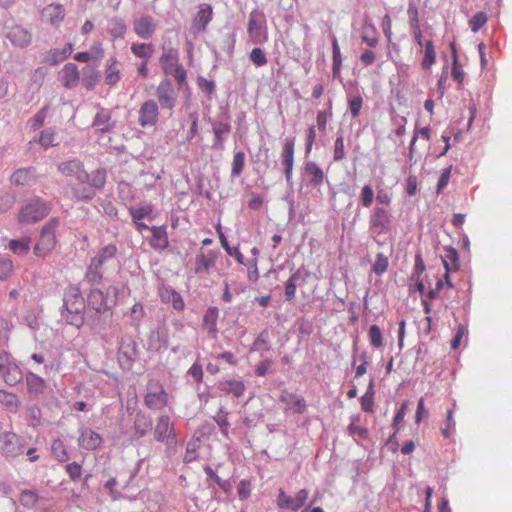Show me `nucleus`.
<instances>
[{"label":"nucleus","mask_w":512,"mask_h":512,"mask_svg":"<svg viewBox=\"0 0 512 512\" xmlns=\"http://www.w3.org/2000/svg\"><path fill=\"white\" fill-rule=\"evenodd\" d=\"M92 126L99 132L110 131L114 124L112 122L111 112L108 109L101 108L95 115Z\"/></svg>","instance_id":"26"},{"label":"nucleus","mask_w":512,"mask_h":512,"mask_svg":"<svg viewBox=\"0 0 512 512\" xmlns=\"http://www.w3.org/2000/svg\"><path fill=\"white\" fill-rule=\"evenodd\" d=\"M260 15L252 12L249 15L247 32L251 37V41L255 44H261L267 40V33L261 34V21Z\"/></svg>","instance_id":"22"},{"label":"nucleus","mask_w":512,"mask_h":512,"mask_svg":"<svg viewBox=\"0 0 512 512\" xmlns=\"http://www.w3.org/2000/svg\"><path fill=\"white\" fill-rule=\"evenodd\" d=\"M237 493L241 500H245L250 496L251 483L249 480H241L237 486Z\"/></svg>","instance_id":"64"},{"label":"nucleus","mask_w":512,"mask_h":512,"mask_svg":"<svg viewBox=\"0 0 512 512\" xmlns=\"http://www.w3.org/2000/svg\"><path fill=\"white\" fill-rule=\"evenodd\" d=\"M138 123L141 127L155 126L159 118L158 104L150 99L142 103L138 111Z\"/></svg>","instance_id":"10"},{"label":"nucleus","mask_w":512,"mask_h":512,"mask_svg":"<svg viewBox=\"0 0 512 512\" xmlns=\"http://www.w3.org/2000/svg\"><path fill=\"white\" fill-rule=\"evenodd\" d=\"M6 37L14 46L20 48L27 47L32 41L31 32L19 25L10 27L6 33Z\"/></svg>","instance_id":"19"},{"label":"nucleus","mask_w":512,"mask_h":512,"mask_svg":"<svg viewBox=\"0 0 512 512\" xmlns=\"http://www.w3.org/2000/svg\"><path fill=\"white\" fill-rule=\"evenodd\" d=\"M69 187L73 197L79 201H90L95 196V190L88 184V181L84 183L78 181L77 183H73L70 181Z\"/></svg>","instance_id":"25"},{"label":"nucleus","mask_w":512,"mask_h":512,"mask_svg":"<svg viewBox=\"0 0 512 512\" xmlns=\"http://www.w3.org/2000/svg\"><path fill=\"white\" fill-rule=\"evenodd\" d=\"M151 427H152L151 419L147 415H145L143 413L136 414L135 422H134V429H135V433L139 437L144 436L148 431L151 430Z\"/></svg>","instance_id":"38"},{"label":"nucleus","mask_w":512,"mask_h":512,"mask_svg":"<svg viewBox=\"0 0 512 512\" xmlns=\"http://www.w3.org/2000/svg\"><path fill=\"white\" fill-rule=\"evenodd\" d=\"M0 377L11 386L22 380L21 369L6 351L0 352Z\"/></svg>","instance_id":"6"},{"label":"nucleus","mask_w":512,"mask_h":512,"mask_svg":"<svg viewBox=\"0 0 512 512\" xmlns=\"http://www.w3.org/2000/svg\"><path fill=\"white\" fill-rule=\"evenodd\" d=\"M147 390L144 403L149 409L161 410L167 406L168 394L158 380H151L148 383Z\"/></svg>","instance_id":"5"},{"label":"nucleus","mask_w":512,"mask_h":512,"mask_svg":"<svg viewBox=\"0 0 512 512\" xmlns=\"http://www.w3.org/2000/svg\"><path fill=\"white\" fill-rule=\"evenodd\" d=\"M51 450L53 456L60 462H66L69 460V454L67 452L66 446L63 441L60 439H55L52 442Z\"/></svg>","instance_id":"45"},{"label":"nucleus","mask_w":512,"mask_h":512,"mask_svg":"<svg viewBox=\"0 0 512 512\" xmlns=\"http://www.w3.org/2000/svg\"><path fill=\"white\" fill-rule=\"evenodd\" d=\"M279 400L285 404L286 410H291L297 414H303L307 409L306 401L302 396L287 390L281 392Z\"/></svg>","instance_id":"16"},{"label":"nucleus","mask_w":512,"mask_h":512,"mask_svg":"<svg viewBox=\"0 0 512 512\" xmlns=\"http://www.w3.org/2000/svg\"><path fill=\"white\" fill-rule=\"evenodd\" d=\"M12 325L7 319L0 316V343L7 344Z\"/></svg>","instance_id":"58"},{"label":"nucleus","mask_w":512,"mask_h":512,"mask_svg":"<svg viewBox=\"0 0 512 512\" xmlns=\"http://www.w3.org/2000/svg\"><path fill=\"white\" fill-rule=\"evenodd\" d=\"M245 155L243 152H236L233 156L232 175L239 176L244 168Z\"/></svg>","instance_id":"56"},{"label":"nucleus","mask_w":512,"mask_h":512,"mask_svg":"<svg viewBox=\"0 0 512 512\" xmlns=\"http://www.w3.org/2000/svg\"><path fill=\"white\" fill-rule=\"evenodd\" d=\"M73 52L71 43L66 44L63 48L50 49L45 55V62L49 65H56L66 60Z\"/></svg>","instance_id":"28"},{"label":"nucleus","mask_w":512,"mask_h":512,"mask_svg":"<svg viewBox=\"0 0 512 512\" xmlns=\"http://www.w3.org/2000/svg\"><path fill=\"white\" fill-rule=\"evenodd\" d=\"M156 96L162 109L172 110L176 106L177 93L170 79H163L157 86Z\"/></svg>","instance_id":"9"},{"label":"nucleus","mask_w":512,"mask_h":512,"mask_svg":"<svg viewBox=\"0 0 512 512\" xmlns=\"http://www.w3.org/2000/svg\"><path fill=\"white\" fill-rule=\"evenodd\" d=\"M126 30L127 27L121 19L113 18L108 24V31L114 40L124 38Z\"/></svg>","instance_id":"42"},{"label":"nucleus","mask_w":512,"mask_h":512,"mask_svg":"<svg viewBox=\"0 0 512 512\" xmlns=\"http://www.w3.org/2000/svg\"><path fill=\"white\" fill-rule=\"evenodd\" d=\"M361 203L364 207L368 208L371 206L374 198V192L370 185H365L361 191Z\"/></svg>","instance_id":"63"},{"label":"nucleus","mask_w":512,"mask_h":512,"mask_svg":"<svg viewBox=\"0 0 512 512\" xmlns=\"http://www.w3.org/2000/svg\"><path fill=\"white\" fill-rule=\"evenodd\" d=\"M444 267L446 269L444 278L448 287L452 288L453 284L450 281V271H456L459 268V258L456 249L448 248L445 251V255L442 257Z\"/></svg>","instance_id":"24"},{"label":"nucleus","mask_w":512,"mask_h":512,"mask_svg":"<svg viewBox=\"0 0 512 512\" xmlns=\"http://www.w3.org/2000/svg\"><path fill=\"white\" fill-rule=\"evenodd\" d=\"M487 15L484 12L476 13L469 21L470 28L473 32H477L482 28L487 22Z\"/></svg>","instance_id":"55"},{"label":"nucleus","mask_w":512,"mask_h":512,"mask_svg":"<svg viewBox=\"0 0 512 512\" xmlns=\"http://www.w3.org/2000/svg\"><path fill=\"white\" fill-rule=\"evenodd\" d=\"M59 226L57 219H50L42 228L39 240L34 246L33 252L37 257H45L50 254L57 244L56 231Z\"/></svg>","instance_id":"2"},{"label":"nucleus","mask_w":512,"mask_h":512,"mask_svg":"<svg viewBox=\"0 0 512 512\" xmlns=\"http://www.w3.org/2000/svg\"><path fill=\"white\" fill-rule=\"evenodd\" d=\"M64 308L66 313H62L66 322L76 328H80L84 324L85 301L77 286H68L65 289Z\"/></svg>","instance_id":"1"},{"label":"nucleus","mask_w":512,"mask_h":512,"mask_svg":"<svg viewBox=\"0 0 512 512\" xmlns=\"http://www.w3.org/2000/svg\"><path fill=\"white\" fill-rule=\"evenodd\" d=\"M106 170L103 168L96 169L89 174V178L86 180L93 190L101 189L106 183Z\"/></svg>","instance_id":"40"},{"label":"nucleus","mask_w":512,"mask_h":512,"mask_svg":"<svg viewBox=\"0 0 512 512\" xmlns=\"http://www.w3.org/2000/svg\"><path fill=\"white\" fill-rule=\"evenodd\" d=\"M300 275L299 272L293 273L285 285V297L288 301H291L294 299L296 294V287H297V281L299 279Z\"/></svg>","instance_id":"51"},{"label":"nucleus","mask_w":512,"mask_h":512,"mask_svg":"<svg viewBox=\"0 0 512 512\" xmlns=\"http://www.w3.org/2000/svg\"><path fill=\"white\" fill-rule=\"evenodd\" d=\"M154 438L159 442L165 443L167 446L176 444V434L169 416L163 415L157 419L154 429Z\"/></svg>","instance_id":"8"},{"label":"nucleus","mask_w":512,"mask_h":512,"mask_svg":"<svg viewBox=\"0 0 512 512\" xmlns=\"http://www.w3.org/2000/svg\"><path fill=\"white\" fill-rule=\"evenodd\" d=\"M134 32L142 39H150L156 30V24L151 16H141L133 23Z\"/></svg>","instance_id":"21"},{"label":"nucleus","mask_w":512,"mask_h":512,"mask_svg":"<svg viewBox=\"0 0 512 512\" xmlns=\"http://www.w3.org/2000/svg\"><path fill=\"white\" fill-rule=\"evenodd\" d=\"M59 79L62 85L67 89L76 87L80 81V73L77 65L74 63L65 64L59 72Z\"/></svg>","instance_id":"20"},{"label":"nucleus","mask_w":512,"mask_h":512,"mask_svg":"<svg viewBox=\"0 0 512 512\" xmlns=\"http://www.w3.org/2000/svg\"><path fill=\"white\" fill-rule=\"evenodd\" d=\"M39 143L44 148H49V147L57 145L54 132L52 130L43 131L40 134Z\"/></svg>","instance_id":"59"},{"label":"nucleus","mask_w":512,"mask_h":512,"mask_svg":"<svg viewBox=\"0 0 512 512\" xmlns=\"http://www.w3.org/2000/svg\"><path fill=\"white\" fill-rule=\"evenodd\" d=\"M295 139L286 138L281 150V163L284 167V174L287 181L292 178L294 165Z\"/></svg>","instance_id":"14"},{"label":"nucleus","mask_w":512,"mask_h":512,"mask_svg":"<svg viewBox=\"0 0 512 512\" xmlns=\"http://www.w3.org/2000/svg\"><path fill=\"white\" fill-rule=\"evenodd\" d=\"M152 211L153 207L150 204L137 208L131 207L129 209V212L132 216L134 223H137V221H140L141 219L148 217L152 213Z\"/></svg>","instance_id":"50"},{"label":"nucleus","mask_w":512,"mask_h":512,"mask_svg":"<svg viewBox=\"0 0 512 512\" xmlns=\"http://www.w3.org/2000/svg\"><path fill=\"white\" fill-rule=\"evenodd\" d=\"M218 388L225 394H232L236 398L242 396L245 391L244 383L237 380L222 381L219 383Z\"/></svg>","instance_id":"34"},{"label":"nucleus","mask_w":512,"mask_h":512,"mask_svg":"<svg viewBox=\"0 0 512 512\" xmlns=\"http://www.w3.org/2000/svg\"><path fill=\"white\" fill-rule=\"evenodd\" d=\"M305 171L311 176V183L320 185L324 180L322 169L314 162H308L305 165Z\"/></svg>","instance_id":"44"},{"label":"nucleus","mask_w":512,"mask_h":512,"mask_svg":"<svg viewBox=\"0 0 512 512\" xmlns=\"http://www.w3.org/2000/svg\"><path fill=\"white\" fill-rule=\"evenodd\" d=\"M421 135L423 138H425L427 141L430 139V129L428 127L423 128H415L414 135L412 137L410 147H409V157L412 159L413 153L415 150V143L418 139V136Z\"/></svg>","instance_id":"53"},{"label":"nucleus","mask_w":512,"mask_h":512,"mask_svg":"<svg viewBox=\"0 0 512 512\" xmlns=\"http://www.w3.org/2000/svg\"><path fill=\"white\" fill-rule=\"evenodd\" d=\"M117 254V247L114 244H108L104 246L97 256L92 258L89 273L93 274V280L98 277L100 278V274H98V270L102 268V266L110 259L114 258Z\"/></svg>","instance_id":"12"},{"label":"nucleus","mask_w":512,"mask_h":512,"mask_svg":"<svg viewBox=\"0 0 512 512\" xmlns=\"http://www.w3.org/2000/svg\"><path fill=\"white\" fill-rule=\"evenodd\" d=\"M361 38L369 47H376L378 45L377 30L371 22L365 21Z\"/></svg>","instance_id":"39"},{"label":"nucleus","mask_w":512,"mask_h":512,"mask_svg":"<svg viewBox=\"0 0 512 512\" xmlns=\"http://www.w3.org/2000/svg\"><path fill=\"white\" fill-rule=\"evenodd\" d=\"M250 60L258 67L267 64V58L265 53L260 48H254L250 53Z\"/></svg>","instance_id":"61"},{"label":"nucleus","mask_w":512,"mask_h":512,"mask_svg":"<svg viewBox=\"0 0 512 512\" xmlns=\"http://www.w3.org/2000/svg\"><path fill=\"white\" fill-rule=\"evenodd\" d=\"M121 80V71L118 67V60L115 56L110 57L105 66V83L112 87Z\"/></svg>","instance_id":"29"},{"label":"nucleus","mask_w":512,"mask_h":512,"mask_svg":"<svg viewBox=\"0 0 512 512\" xmlns=\"http://www.w3.org/2000/svg\"><path fill=\"white\" fill-rule=\"evenodd\" d=\"M34 171L30 168H21L11 176L12 183L16 185H27L34 180Z\"/></svg>","instance_id":"37"},{"label":"nucleus","mask_w":512,"mask_h":512,"mask_svg":"<svg viewBox=\"0 0 512 512\" xmlns=\"http://www.w3.org/2000/svg\"><path fill=\"white\" fill-rule=\"evenodd\" d=\"M59 172L67 178L75 179L84 183L89 178V173L84 169V165L79 160H70L58 165Z\"/></svg>","instance_id":"11"},{"label":"nucleus","mask_w":512,"mask_h":512,"mask_svg":"<svg viewBox=\"0 0 512 512\" xmlns=\"http://www.w3.org/2000/svg\"><path fill=\"white\" fill-rule=\"evenodd\" d=\"M269 332L268 330H263L259 333L255 341L253 342L251 350L255 351H269L270 345H269Z\"/></svg>","instance_id":"48"},{"label":"nucleus","mask_w":512,"mask_h":512,"mask_svg":"<svg viewBox=\"0 0 512 512\" xmlns=\"http://www.w3.org/2000/svg\"><path fill=\"white\" fill-rule=\"evenodd\" d=\"M344 138L343 136H338L334 142V161H341L345 157L344 150Z\"/></svg>","instance_id":"62"},{"label":"nucleus","mask_w":512,"mask_h":512,"mask_svg":"<svg viewBox=\"0 0 512 512\" xmlns=\"http://www.w3.org/2000/svg\"><path fill=\"white\" fill-rule=\"evenodd\" d=\"M131 52L137 58L148 61L154 53V48L151 43H132Z\"/></svg>","instance_id":"36"},{"label":"nucleus","mask_w":512,"mask_h":512,"mask_svg":"<svg viewBox=\"0 0 512 512\" xmlns=\"http://www.w3.org/2000/svg\"><path fill=\"white\" fill-rule=\"evenodd\" d=\"M118 290L116 287H109L106 292L100 289H92L87 297L88 306L98 313L109 311L115 304Z\"/></svg>","instance_id":"3"},{"label":"nucleus","mask_w":512,"mask_h":512,"mask_svg":"<svg viewBox=\"0 0 512 512\" xmlns=\"http://www.w3.org/2000/svg\"><path fill=\"white\" fill-rule=\"evenodd\" d=\"M389 266L388 257L382 253H378L376 256V260L372 265V271L377 275H382L385 273Z\"/></svg>","instance_id":"52"},{"label":"nucleus","mask_w":512,"mask_h":512,"mask_svg":"<svg viewBox=\"0 0 512 512\" xmlns=\"http://www.w3.org/2000/svg\"><path fill=\"white\" fill-rule=\"evenodd\" d=\"M65 18V8L60 3H51L41 10V21L58 27Z\"/></svg>","instance_id":"13"},{"label":"nucleus","mask_w":512,"mask_h":512,"mask_svg":"<svg viewBox=\"0 0 512 512\" xmlns=\"http://www.w3.org/2000/svg\"><path fill=\"white\" fill-rule=\"evenodd\" d=\"M162 302L169 303L174 309L182 311L184 309V300L180 293L170 288H162L159 292Z\"/></svg>","instance_id":"31"},{"label":"nucleus","mask_w":512,"mask_h":512,"mask_svg":"<svg viewBox=\"0 0 512 512\" xmlns=\"http://www.w3.org/2000/svg\"><path fill=\"white\" fill-rule=\"evenodd\" d=\"M50 209V206L40 199L31 200L19 211L18 222L23 225L39 222L48 215Z\"/></svg>","instance_id":"4"},{"label":"nucleus","mask_w":512,"mask_h":512,"mask_svg":"<svg viewBox=\"0 0 512 512\" xmlns=\"http://www.w3.org/2000/svg\"><path fill=\"white\" fill-rule=\"evenodd\" d=\"M38 501V495L35 491L24 490L20 495V502L22 505L27 507L34 506Z\"/></svg>","instance_id":"57"},{"label":"nucleus","mask_w":512,"mask_h":512,"mask_svg":"<svg viewBox=\"0 0 512 512\" xmlns=\"http://www.w3.org/2000/svg\"><path fill=\"white\" fill-rule=\"evenodd\" d=\"M150 246L156 250H165L169 246L168 234L165 226H152Z\"/></svg>","instance_id":"27"},{"label":"nucleus","mask_w":512,"mask_h":512,"mask_svg":"<svg viewBox=\"0 0 512 512\" xmlns=\"http://www.w3.org/2000/svg\"><path fill=\"white\" fill-rule=\"evenodd\" d=\"M218 313L219 312L216 307H209L203 317V329L212 336H215L217 333Z\"/></svg>","instance_id":"35"},{"label":"nucleus","mask_w":512,"mask_h":512,"mask_svg":"<svg viewBox=\"0 0 512 512\" xmlns=\"http://www.w3.org/2000/svg\"><path fill=\"white\" fill-rule=\"evenodd\" d=\"M435 62H436V51H435L434 43L432 40H429L425 43L424 57L421 62V66L424 70H429Z\"/></svg>","instance_id":"41"},{"label":"nucleus","mask_w":512,"mask_h":512,"mask_svg":"<svg viewBox=\"0 0 512 512\" xmlns=\"http://www.w3.org/2000/svg\"><path fill=\"white\" fill-rule=\"evenodd\" d=\"M137 355L136 343L129 340L127 343L122 342L119 351L118 359L123 365L131 366Z\"/></svg>","instance_id":"30"},{"label":"nucleus","mask_w":512,"mask_h":512,"mask_svg":"<svg viewBox=\"0 0 512 512\" xmlns=\"http://www.w3.org/2000/svg\"><path fill=\"white\" fill-rule=\"evenodd\" d=\"M103 442L102 436L91 428L79 430L78 445L85 450H96Z\"/></svg>","instance_id":"18"},{"label":"nucleus","mask_w":512,"mask_h":512,"mask_svg":"<svg viewBox=\"0 0 512 512\" xmlns=\"http://www.w3.org/2000/svg\"><path fill=\"white\" fill-rule=\"evenodd\" d=\"M31 239L29 237H23L18 240H11L9 243V249L16 255L24 256L30 250Z\"/></svg>","instance_id":"43"},{"label":"nucleus","mask_w":512,"mask_h":512,"mask_svg":"<svg viewBox=\"0 0 512 512\" xmlns=\"http://www.w3.org/2000/svg\"><path fill=\"white\" fill-rule=\"evenodd\" d=\"M358 422H359L358 418L352 419L350 425L348 426L349 434L352 436L357 435L360 438H366L368 435V431L366 428L359 426Z\"/></svg>","instance_id":"60"},{"label":"nucleus","mask_w":512,"mask_h":512,"mask_svg":"<svg viewBox=\"0 0 512 512\" xmlns=\"http://www.w3.org/2000/svg\"><path fill=\"white\" fill-rule=\"evenodd\" d=\"M333 48V75L337 76L342 67V57L337 38L334 37L332 41Z\"/></svg>","instance_id":"49"},{"label":"nucleus","mask_w":512,"mask_h":512,"mask_svg":"<svg viewBox=\"0 0 512 512\" xmlns=\"http://www.w3.org/2000/svg\"><path fill=\"white\" fill-rule=\"evenodd\" d=\"M216 258V254L213 251H210L208 254L201 252L196 257L195 272H209V270L215 266Z\"/></svg>","instance_id":"32"},{"label":"nucleus","mask_w":512,"mask_h":512,"mask_svg":"<svg viewBox=\"0 0 512 512\" xmlns=\"http://www.w3.org/2000/svg\"><path fill=\"white\" fill-rule=\"evenodd\" d=\"M308 497L309 491L307 489L299 490L295 496H290L283 489H279L276 503L281 510L297 511L304 507Z\"/></svg>","instance_id":"7"},{"label":"nucleus","mask_w":512,"mask_h":512,"mask_svg":"<svg viewBox=\"0 0 512 512\" xmlns=\"http://www.w3.org/2000/svg\"><path fill=\"white\" fill-rule=\"evenodd\" d=\"M26 385L28 392L33 395H40L44 393L46 389L45 380L39 375L29 372L26 375Z\"/></svg>","instance_id":"33"},{"label":"nucleus","mask_w":512,"mask_h":512,"mask_svg":"<svg viewBox=\"0 0 512 512\" xmlns=\"http://www.w3.org/2000/svg\"><path fill=\"white\" fill-rule=\"evenodd\" d=\"M98 80L99 73L95 69L89 67L83 69L82 83L88 90H92L98 83Z\"/></svg>","instance_id":"47"},{"label":"nucleus","mask_w":512,"mask_h":512,"mask_svg":"<svg viewBox=\"0 0 512 512\" xmlns=\"http://www.w3.org/2000/svg\"><path fill=\"white\" fill-rule=\"evenodd\" d=\"M0 448L6 456L15 457L23 453L21 439L13 432L1 436Z\"/></svg>","instance_id":"15"},{"label":"nucleus","mask_w":512,"mask_h":512,"mask_svg":"<svg viewBox=\"0 0 512 512\" xmlns=\"http://www.w3.org/2000/svg\"><path fill=\"white\" fill-rule=\"evenodd\" d=\"M369 339L371 345L375 348H380L383 345V336L381 329L377 325H371L369 328Z\"/></svg>","instance_id":"54"},{"label":"nucleus","mask_w":512,"mask_h":512,"mask_svg":"<svg viewBox=\"0 0 512 512\" xmlns=\"http://www.w3.org/2000/svg\"><path fill=\"white\" fill-rule=\"evenodd\" d=\"M159 63L162 67L163 72L166 75H169L172 73L173 68L177 65H179V52L178 49L163 44L162 45V54L159 58Z\"/></svg>","instance_id":"17"},{"label":"nucleus","mask_w":512,"mask_h":512,"mask_svg":"<svg viewBox=\"0 0 512 512\" xmlns=\"http://www.w3.org/2000/svg\"><path fill=\"white\" fill-rule=\"evenodd\" d=\"M390 222V214L387 209L376 206L371 214V226L377 229L378 233L388 231V224Z\"/></svg>","instance_id":"23"},{"label":"nucleus","mask_w":512,"mask_h":512,"mask_svg":"<svg viewBox=\"0 0 512 512\" xmlns=\"http://www.w3.org/2000/svg\"><path fill=\"white\" fill-rule=\"evenodd\" d=\"M0 403L10 411H16L19 407L17 396L5 390H0Z\"/></svg>","instance_id":"46"}]
</instances>
